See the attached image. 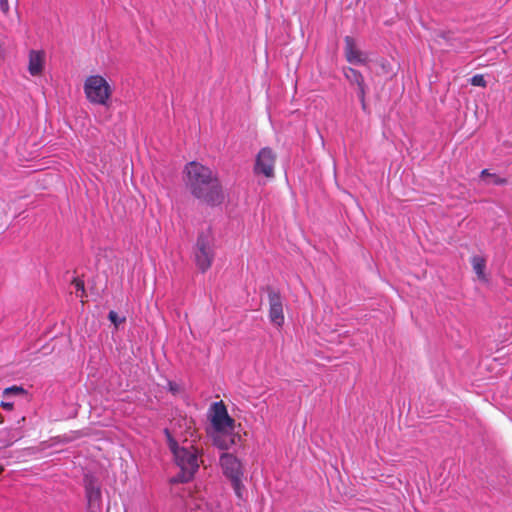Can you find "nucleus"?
<instances>
[{
  "label": "nucleus",
  "instance_id": "f257e3e1",
  "mask_svg": "<svg viewBox=\"0 0 512 512\" xmlns=\"http://www.w3.org/2000/svg\"><path fill=\"white\" fill-rule=\"evenodd\" d=\"M185 173L186 186L194 197L211 206L223 202L222 186L210 168L193 161L186 165Z\"/></svg>",
  "mask_w": 512,
  "mask_h": 512
},
{
  "label": "nucleus",
  "instance_id": "f03ea898",
  "mask_svg": "<svg viewBox=\"0 0 512 512\" xmlns=\"http://www.w3.org/2000/svg\"><path fill=\"white\" fill-rule=\"evenodd\" d=\"M164 433L167 438V444L174 456L175 463L180 468V472L171 478L170 482L175 483H187L189 482L196 471L199 468V449L191 443H186L183 446H179L177 441L174 439L171 431L166 428Z\"/></svg>",
  "mask_w": 512,
  "mask_h": 512
},
{
  "label": "nucleus",
  "instance_id": "7ed1b4c3",
  "mask_svg": "<svg viewBox=\"0 0 512 512\" xmlns=\"http://www.w3.org/2000/svg\"><path fill=\"white\" fill-rule=\"evenodd\" d=\"M195 263L201 272H206L214 260V240L210 231L199 233L194 249Z\"/></svg>",
  "mask_w": 512,
  "mask_h": 512
},
{
  "label": "nucleus",
  "instance_id": "20e7f679",
  "mask_svg": "<svg viewBox=\"0 0 512 512\" xmlns=\"http://www.w3.org/2000/svg\"><path fill=\"white\" fill-rule=\"evenodd\" d=\"M220 465L223 474L230 480L231 485L238 498H243L244 485L242 483L243 470L241 462L230 453H223L220 456Z\"/></svg>",
  "mask_w": 512,
  "mask_h": 512
},
{
  "label": "nucleus",
  "instance_id": "39448f33",
  "mask_svg": "<svg viewBox=\"0 0 512 512\" xmlns=\"http://www.w3.org/2000/svg\"><path fill=\"white\" fill-rule=\"evenodd\" d=\"M84 92L91 103L99 105H107L112 94L110 85L100 75H92L85 80Z\"/></svg>",
  "mask_w": 512,
  "mask_h": 512
},
{
  "label": "nucleus",
  "instance_id": "423d86ee",
  "mask_svg": "<svg viewBox=\"0 0 512 512\" xmlns=\"http://www.w3.org/2000/svg\"><path fill=\"white\" fill-rule=\"evenodd\" d=\"M276 162V154L272 149L262 148L255 160L254 173L256 175H264L267 178L274 177V165Z\"/></svg>",
  "mask_w": 512,
  "mask_h": 512
},
{
  "label": "nucleus",
  "instance_id": "0eeeda50",
  "mask_svg": "<svg viewBox=\"0 0 512 512\" xmlns=\"http://www.w3.org/2000/svg\"><path fill=\"white\" fill-rule=\"evenodd\" d=\"M269 301V319L277 327L284 324L283 302L279 291L267 287Z\"/></svg>",
  "mask_w": 512,
  "mask_h": 512
},
{
  "label": "nucleus",
  "instance_id": "6e6552de",
  "mask_svg": "<svg viewBox=\"0 0 512 512\" xmlns=\"http://www.w3.org/2000/svg\"><path fill=\"white\" fill-rule=\"evenodd\" d=\"M212 425L216 432L233 430L234 420L228 415L227 409L222 402L213 404Z\"/></svg>",
  "mask_w": 512,
  "mask_h": 512
},
{
  "label": "nucleus",
  "instance_id": "1a4fd4ad",
  "mask_svg": "<svg viewBox=\"0 0 512 512\" xmlns=\"http://www.w3.org/2000/svg\"><path fill=\"white\" fill-rule=\"evenodd\" d=\"M345 47V57L346 60L351 64H366L368 62V56L366 53L360 51L353 37L346 36L344 38Z\"/></svg>",
  "mask_w": 512,
  "mask_h": 512
},
{
  "label": "nucleus",
  "instance_id": "9d476101",
  "mask_svg": "<svg viewBox=\"0 0 512 512\" xmlns=\"http://www.w3.org/2000/svg\"><path fill=\"white\" fill-rule=\"evenodd\" d=\"M85 491L89 509L93 512L100 508L101 489L93 477H85Z\"/></svg>",
  "mask_w": 512,
  "mask_h": 512
},
{
  "label": "nucleus",
  "instance_id": "9b49d317",
  "mask_svg": "<svg viewBox=\"0 0 512 512\" xmlns=\"http://www.w3.org/2000/svg\"><path fill=\"white\" fill-rule=\"evenodd\" d=\"M24 436L21 427H9L0 430V449L11 446Z\"/></svg>",
  "mask_w": 512,
  "mask_h": 512
},
{
  "label": "nucleus",
  "instance_id": "f8f14e48",
  "mask_svg": "<svg viewBox=\"0 0 512 512\" xmlns=\"http://www.w3.org/2000/svg\"><path fill=\"white\" fill-rule=\"evenodd\" d=\"M230 431L231 430H223L221 432H216L213 442L218 448L228 450L236 443V440L240 439V436L232 434Z\"/></svg>",
  "mask_w": 512,
  "mask_h": 512
},
{
  "label": "nucleus",
  "instance_id": "ddd939ff",
  "mask_svg": "<svg viewBox=\"0 0 512 512\" xmlns=\"http://www.w3.org/2000/svg\"><path fill=\"white\" fill-rule=\"evenodd\" d=\"M44 56L42 52L31 50L29 53L28 70L31 75H39L43 70Z\"/></svg>",
  "mask_w": 512,
  "mask_h": 512
},
{
  "label": "nucleus",
  "instance_id": "4468645a",
  "mask_svg": "<svg viewBox=\"0 0 512 512\" xmlns=\"http://www.w3.org/2000/svg\"><path fill=\"white\" fill-rule=\"evenodd\" d=\"M343 72L345 78L350 82L351 85H356L359 87L365 84L364 77L358 70L351 67H345Z\"/></svg>",
  "mask_w": 512,
  "mask_h": 512
},
{
  "label": "nucleus",
  "instance_id": "2eb2a0df",
  "mask_svg": "<svg viewBox=\"0 0 512 512\" xmlns=\"http://www.w3.org/2000/svg\"><path fill=\"white\" fill-rule=\"evenodd\" d=\"M472 266H473V269H474L475 273L477 274L478 278L481 280H485L486 279L485 272H484L485 268H486L485 260L480 256H474L472 258Z\"/></svg>",
  "mask_w": 512,
  "mask_h": 512
},
{
  "label": "nucleus",
  "instance_id": "dca6fc26",
  "mask_svg": "<svg viewBox=\"0 0 512 512\" xmlns=\"http://www.w3.org/2000/svg\"><path fill=\"white\" fill-rule=\"evenodd\" d=\"M480 177L482 179L488 178L489 179L488 183L491 182L495 185H505L507 183L506 178H502L494 173H490L488 169L482 170L480 173Z\"/></svg>",
  "mask_w": 512,
  "mask_h": 512
},
{
  "label": "nucleus",
  "instance_id": "f3484780",
  "mask_svg": "<svg viewBox=\"0 0 512 512\" xmlns=\"http://www.w3.org/2000/svg\"><path fill=\"white\" fill-rule=\"evenodd\" d=\"M72 285L75 287V294L77 297H83L85 295L84 282L78 278H74Z\"/></svg>",
  "mask_w": 512,
  "mask_h": 512
},
{
  "label": "nucleus",
  "instance_id": "a211bd4d",
  "mask_svg": "<svg viewBox=\"0 0 512 512\" xmlns=\"http://www.w3.org/2000/svg\"><path fill=\"white\" fill-rule=\"evenodd\" d=\"M470 83L473 86L478 87H486V80L484 79V76L481 74H476L470 79Z\"/></svg>",
  "mask_w": 512,
  "mask_h": 512
},
{
  "label": "nucleus",
  "instance_id": "6ab92c4d",
  "mask_svg": "<svg viewBox=\"0 0 512 512\" xmlns=\"http://www.w3.org/2000/svg\"><path fill=\"white\" fill-rule=\"evenodd\" d=\"M357 88H358V98H359V100L361 102L362 109L365 110L366 109L365 97H366V93H367V85L364 84V85L359 86Z\"/></svg>",
  "mask_w": 512,
  "mask_h": 512
},
{
  "label": "nucleus",
  "instance_id": "aec40b11",
  "mask_svg": "<svg viewBox=\"0 0 512 512\" xmlns=\"http://www.w3.org/2000/svg\"><path fill=\"white\" fill-rule=\"evenodd\" d=\"M108 318L115 326H118L125 320L124 318H119L118 314L115 311H110L108 314Z\"/></svg>",
  "mask_w": 512,
  "mask_h": 512
},
{
  "label": "nucleus",
  "instance_id": "412c9836",
  "mask_svg": "<svg viewBox=\"0 0 512 512\" xmlns=\"http://www.w3.org/2000/svg\"><path fill=\"white\" fill-rule=\"evenodd\" d=\"M23 389L21 387L13 386L5 389V393H21Z\"/></svg>",
  "mask_w": 512,
  "mask_h": 512
},
{
  "label": "nucleus",
  "instance_id": "4be33fe9",
  "mask_svg": "<svg viewBox=\"0 0 512 512\" xmlns=\"http://www.w3.org/2000/svg\"><path fill=\"white\" fill-rule=\"evenodd\" d=\"M168 385H169V390H170L173 394H176V393H178V392H179V390H180V389H179V386H178L176 383H174V382H169V383H168Z\"/></svg>",
  "mask_w": 512,
  "mask_h": 512
},
{
  "label": "nucleus",
  "instance_id": "5701e85b",
  "mask_svg": "<svg viewBox=\"0 0 512 512\" xmlns=\"http://www.w3.org/2000/svg\"><path fill=\"white\" fill-rule=\"evenodd\" d=\"M26 418L25 416H21L16 420V424L13 427H21V430L23 431V426Z\"/></svg>",
  "mask_w": 512,
  "mask_h": 512
},
{
  "label": "nucleus",
  "instance_id": "b1692460",
  "mask_svg": "<svg viewBox=\"0 0 512 512\" xmlns=\"http://www.w3.org/2000/svg\"><path fill=\"white\" fill-rule=\"evenodd\" d=\"M0 8L3 12L8 11V1L7 0H0Z\"/></svg>",
  "mask_w": 512,
  "mask_h": 512
},
{
  "label": "nucleus",
  "instance_id": "393cba45",
  "mask_svg": "<svg viewBox=\"0 0 512 512\" xmlns=\"http://www.w3.org/2000/svg\"><path fill=\"white\" fill-rule=\"evenodd\" d=\"M1 406H2L5 410L10 411V410L12 409V407H13V404H12V403L2 402V403H1Z\"/></svg>",
  "mask_w": 512,
  "mask_h": 512
},
{
  "label": "nucleus",
  "instance_id": "a878e982",
  "mask_svg": "<svg viewBox=\"0 0 512 512\" xmlns=\"http://www.w3.org/2000/svg\"><path fill=\"white\" fill-rule=\"evenodd\" d=\"M0 422H4V417L0 414Z\"/></svg>",
  "mask_w": 512,
  "mask_h": 512
},
{
  "label": "nucleus",
  "instance_id": "bb28decb",
  "mask_svg": "<svg viewBox=\"0 0 512 512\" xmlns=\"http://www.w3.org/2000/svg\"><path fill=\"white\" fill-rule=\"evenodd\" d=\"M4 471V468L0 465V474Z\"/></svg>",
  "mask_w": 512,
  "mask_h": 512
},
{
  "label": "nucleus",
  "instance_id": "cd10ccee",
  "mask_svg": "<svg viewBox=\"0 0 512 512\" xmlns=\"http://www.w3.org/2000/svg\"><path fill=\"white\" fill-rule=\"evenodd\" d=\"M441 36H442L443 38H445V39L447 38V37H446V34H444V33H443V34H441Z\"/></svg>",
  "mask_w": 512,
  "mask_h": 512
}]
</instances>
